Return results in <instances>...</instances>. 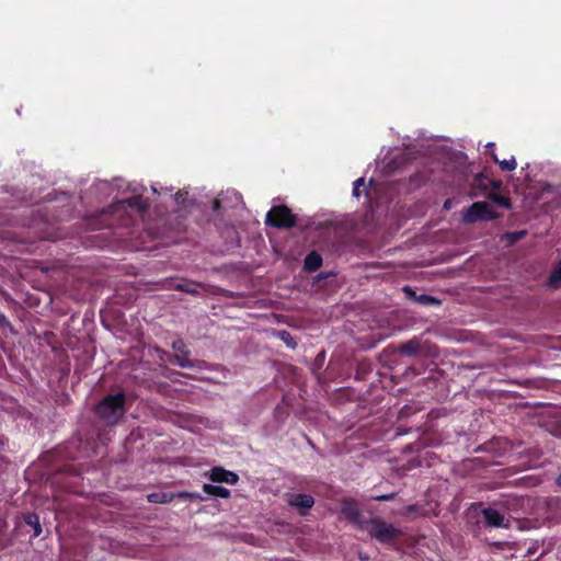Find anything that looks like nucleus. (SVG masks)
I'll return each instance as SVG.
<instances>
[{"label":"nucleus","instance_id":"423d86ee","mask_svg":"<svg viewBox=\"0 0 561 561\" xmlns=\"http://www.w3.org/2000/svg\"><path fill=\"white\" fill-rule=\"evenodd\" d=\"M512 450V443L505 437H493L489 442L479 445L476 451L488 453L492 457H503Z\"/></svg>","mask_w":561,"mask_h":561},{"label":"nucleus","instance_id":"cd10ccee","mask_svg":"<svg viewBox=\"0 0 561 561\" xmlns=\"http://www.w3.org/2000/svg\"><path fill=\"white\" fill-rule=\"evenodd\" d=\"M10 325H11V323L8 320V318L4 316V313H2L0 311V328L4 329V328H9Z\"/></svg>","mask_w":561,"mask_h":561},{"label":"nucleus","instance_id":"4c0bfd02","mask_svg":"<svg viewBox=\"0 0 561 561\" xmlns=\"http://www.w3.org/2000/svg\"><path fill=\"white\" fill-rule=\"evenodd\" d=\"M431 455V451L424 450V457L427 458Z\"/></svg>","mask_w":561,"mask_h":561},{"label":"nucleus","instance_id":"b1692460","mask_svg":"<svg viewBox=\"0 0 561 561\" xmlns=\"http://www.w3.org/2000/svg\"><path fill=\"white\" fill-rule=\"evenodd\" d=\"M365 185V179L364 178H359L357 179L355 182H354V186H353V195L355 197H359L360 195V188L362 186Z\"/></svg>","mask_w":561,"mask_h":561},{"label":"nucleus","instance_id":"5701e85b","mask_svg":"<svg viewBox=\"0 0 561 561\" xmlns=\"http://www.w3.org/2000/svg\"><path fill=\"white\" fill-rule=\"evenodd\" d=\"M188 198V192L186 190H179L174 195V201L179 206H184Z\"/></svg>","mask_w":561,"mask_h":561},{"label":"nucleus","instance_id":"ddd939ff","mask_svg":"<svg viewBox=\"0 0 561 561\" xmlns=\"http://www.w3.org/2000/svg\"><path fill=\"white\" fill-rule=\"evenodd\" d=\"M496 463H497L496 461L488 459V458L474 457V458H469V459L463 460L461 463V467L463 468V470L469 471V470L484 468L490 465H496Z\"/></svg>","mask_w":561,"mask_h":561},{"label":"nucleus","instance_id":"4be33fe9","mask_svg":"<svg viewBox=\"0 0 561 561\" xmlns=\"http://www.w3.org/2000/svg\"><path fill=\"white\" fill-rule=\"evenodd\" d=\"M172 348L184 356H190L191 352L182 339H176L172 342Z\"/></svg>","mask_w":561,"mask_h":561},{"label":"nucleus","instance_id":"f03ea898","mask_svg":"<svg viewBox=\"0 0 561 561\" xmlns=\"http://www.w3.org/2000/svg\"><path fill=\"white\" fill-rule=\"evenodd\" d=\"M125 403L124 392L108 394L98 403L94 412L106 425H116L126 413Z\"/></svg>","mask_w":561,"mask_h":561},{"label":"nucleus","instance_id":"f704fd0d","mask_svg":"<svg viewBox=\"0 0 561 561\" xmlns=\"http://www.w3.org/2000/svg\"><path fill=\"white\" fill-rule=\"evenodd\" d=\"M556 484L561 488V472L558 474V477L556 478Z\"/></svg>","mask_w":561,"mask_h":561},{"label":"nucleus","instance_id":"58836bf2","mask_svg":"<svg viewBox=\"0 0 561 561\" xmlns=\"http://www.w3.org/2000/svg\"><path fill=\"white\" fill-rule=\"evenodd\" d=\"M448 203H449L448 201H447V202H445V205H444V206H445V208L449 207V204H448Z\"/></svg>","mask_w":561,"mask_h":561},{"label":"nucleus","instance_id":"c85d7f7f","mask_svg":"<svg viewBox=\"0 0 561 561\" xmlns=\"http://www.w3.org/2000/svg\"><path fill=\"white\" fill-rule=\"evenodd\" d=\"M490 186H491V192H497L502 186V182L500 180L491 181Z\"/></svg>","mask_w":561,"mask_h":561},{"label":"nucleus","instance_id":"aec40b11","mask_svg":"<svg viewBox=\"0 0 561 561\" xmlns=\"http://www.w3.org/2000/svg\"><path fill=\"white\" fill-rule=\"evenodd\" d=\"M494 163H496L502 171H514L517 167V162L514 157H511V159L500 160L497 156H494Z\"/></svg>","mask_w":561,"mask_h":561},{"label":"nucleus","instance_id":"c9c22d12","mask_svg":"<svg viewBox=\"0 0 561 561\" xmlns=\"http://www.w3.org/2000/svg\"><path fill=\"white\" fill-rule=\"evenodd\" d=\"M180 496H190L192 497L194 495V493H186V492H183V493H179Z\"/></svg>","mask_w":561,"mask_h":561},{"label":"nucleus","instance_id":"c756f323","mask_svg":"<svg viewBox=\"0 0 561 561\" xmlns=\"http://www.w3.org/2000/svg\"><path fill=\"white\" fill-rule=\"evenodd\" d=\"M525 236V231H519V232H513L510 234L511 239L513 241H518L520 240L523 237Z\"/></svg>","mask_w":561,"mask_h":561},{"label":"nucleus","instance_id":"e433bc0d","mask_svg":"<svg viewBox=\"0 0 561 561\" xmlns=\"http://www.w3.org/2000/svg\"><path fill=\"white\" fill-rule=\"evenodd\" d=\"M216 494L220 495L221 497H228L230 493L222 492V493H216Z\"/></svg>","mask_w":561,"mask_h":561},{"label":"nucleus","instance_id":"6ab92c4d","mask_svg":"<svg viewBox=\"0 0 561 561\" xmlns=\"http://www.w3.org/2000/svg\"><path fill=\"white\" fill-rule=\"evenodd\" d=\"M173 493H149L147 499L151 503H169L173 501Z\"/></svg>","mask_w":561,"mask_h":561},{"label":"nucleus","instance_id":"7ed1b4c3","mask_svg":"<svg viewBox=\"0 0 561 561\" xmlns=\"http://www.w3.org/2000/svg\"><path fill=\"white\" fill-rule=\"evenodd\" d=\"M265 224L277 229H291L297 224V217L286 205L273 206L266 214Z\"/></svg>","mask_w":561,"mask_h":561},{"label":"nucleus","instance_id":"1a4fd4ad","mask_svg":"<svg viewBox=\"0 0 561 561\" xmlns=\"http://www.w3.org/2000/svg\"><path fill=\"white\" fill-rule=\"evenodd\" d=\"M209 479L215 483H227L233 485L238 482L239 476L230 470L222 467H214L210 470Z\"/></svg>","mask_w":561,"mask_h":561},{"label":"nucleus","instance_id":"0eeeda50","mask_svg":"<svg viewBox=\"0 0 561 561\" xmlns=\"http://www.w3.org/2000/svg\"><path fill=\"white\" fill-rule=\"evenodd\" d=\"M287 503L301 515H305L314 504V500L309 493H287Z\"/></svg>","mask_w":561,"mask_h":561},{"label":"nucleus","instance_id":"f3484780","mask_svg":"<svg viewBox=\"0 0 561 561\" xmlns=\"http://www.w3.org/2000/svg\"><path fill=\"white\" fill-rule=\"evenodd\" d=\"M488 198L494 202L496 205L510 209L512 207V202L508 197H505L497 192H490L488 194Z\"/></svg>","mask_w":561,"mask_h":561},{"label":"nucleus","instance_id":"bb28decb","mask_svg":"<svg viewBox=\"0 0 561 561\" xmlns=\"http://www.w3.org/2000/svg\"><path fill=\"white\" fill-rule=\"evenodd\" d=\"M485 149H486V153L490 154V157L492 158V160L494 161V156H497L495 153V144L494 142H489L486 146H485Z\"/></svg>","mask_w":561,"mask_h":561},{"label":"nucleus","instance_id":"ea45409f","mask_svg":"<svg viewBox=\"0 0 561 561\" xmlns=\"http://www.w3.org/2000/svg\"><path fill=\"white\" fill-rule=\"evenodd\" d=\"M283 335L289 336V333H287V332H285V331H284V332H283Z\"/></svg>","mask_w":561,"mask_h":561},{"label":"nucleus","instance_id":"f8f14e48","mask_svg":"<svg viewBox=\"0 0 561 561\" xmlns=\"http://www.w3.org/2000/svg\"><path fill=\"white\" fill-rule=\"evenodd\" d=\"M322 265V256L317 251L307 254L304 261V271L312 273L318 271Z\"/></svg>","mask_w":561,"mask_h":561},{"label":"nucleus","instance_id":"412c9836","mask_svg":"<svg viewBox=\"0 0 561 561\" xmlns=\"http://www.w3.org/2000/svg\"><path fill=\"white\" fill-rule=\"evenodd\" d=\"M25 522L31 526L33 527L34 529V535L35 536H39L42 534V527H41V524H39V519H38V516L35 515V514H28L25 516Z\"/></svg>","mask_w":561,"mask_h":561},{"label":"nucleus","instance_id":"7c9ffc66","mask_svg":"<svg viewBox=\"0 0 561 561\" xmlns=\"http://www.w3.org/2000/svg\"><path fill=\"white\" fill-rule=\"evenodd\" d=\"M35 471H36V468H35V467H30V468H27V470L25 471V478H26L27 480H31V479H32V477H33V474L35 473Z\"/></svg>","mask_w":561,"mask_h":561},{"label":"nucleus","instance_id":"9d476101","mask_svg":"<svg viewBox=\"0 0 561 561\" xmlns=\"http://www.w3.org/2000/svg\"><path fill=\"white\" fill-rule=\"evenodd\" d=\"M169 362L172 365H178L182 368H203L204 360H193L188 356L181 354H169Z\"/></svg>","mask_w":561,"mask_h":561},{"label":"nucleus","instance_id":"6e6552de","mask_svg":"<svg viewBox=\"0 0 561 561\" xmlns=\"http://www.w3.org/2000/svg\"><path fill=\"white\" fill-rule=\"evenodd\" d=\"M481 514L482 522L489 527H508V520L505 518L504 514L493 507L483 508Z\"/></svg>","mask_w":561,"mask_h":561},{"label":"nucleus","instance_id":"f257e3e1","mask_svg":"<svg viewBox=\"0 0 561 561\" xmlns=\"http://www.w3.org/2000/svg\"><path fill=\"white\" fill-rule=\"evenodd\" d=\"M149 208V204L140 195L129 198L121 199L112 204L106 210L102 213L103 216H108L110 221L104 224L105 227H114L115 225L128 227L133 224V217L129 210L139 215L144 214Z\"/></svg>","mask_w":561,"mask_h":561},{"label":"nucleus","instance_id":"dca6fc26","mask_svg":"<svg viewBox=\"0 0 561 561\" xmlns=\"http://www.w3.org/2000/svg\"><path fill=\"white\" fill-rule=\"evenodd\" d=\"M548 286L550 288L557 289L561 286V261L553 268L552 273L548 278Z\"/></svg>","mask_w":561,"mask_h":561},{"label":"nucleus","instance_id":"20e7f679","mask_svg":"<svg viewBox=\"0 0 561 561\" xmlns=\"http://www.w3.org/2000/svg\"><path fill=\"white\" fill-rule=\"evenodd\" d=\"M362 528L380 542H390L401 535L393 525L378 518L366 522Z\"/></svg>","mask_w":561,"mask_h":561},{"label":"nucleus","instance_id":"a211bd4d","mask_svg":"<svg viewBox=\"0 0 561 561\" xmlns=\"http://www.w3.org/2000/svg\"><path fill=\"white\" fill-rule=\"evenodd\" d=\"M170 288H173L179 291H184V293H187V294L194 295V296L199 295V291L196 289V284L192 283V282L178 283V284H174L173 286H171Z\"/></svg>","mask_w":561,"mask_h":561},{"label":"nucleus","instance_id":"a878e982","mask_svg":"<svg viewBox=\"0 0 561 561\" xmlns=\"http://www.w3.org/2000/svg\"><path fill=\"white\" fill-rule=\"evenodd\" d=\"M394 499V493H382L381 495H378L375 497L377 501H392Z\"/></svg>","mask_w":561,"mask_h":561},{"label":"nucleus","instance_id":"9b49d317","mask_svg":"<svg viewBox=\"0 0 561 561\" xmlns=\"http://www.w3.org/2000/svg\"><path fill=\"white\" fill-rule=\"evenodd\" d=\"M342 515L347 518L348 520L353 523L360 524L359 520V510L357 507V504L351 501H345L342 503L341 507Z\"/></svg>","mask_w":561,"mask_h":561},{"label":"nucleus","instance_id":"39448f33","mask_svg":"<svg viewBox=\"0 0 561 561\" xmlns=\"http://www.w3.org/2000/svg\"><path fill=\"white\" fill-rule=\"evenodd\" d=\"M500 218L496 213L486 202H474L463 213L462 219L467 224H474L479 221H490Z\"/></svg>","mask_w":561,"mask_h":561},{"label":"nucleus","instance_id":"473e14b6","mask_svg":"<svg viewBox=\"0 0 561 561\" xmlns=\"http://www.w3.org/2000/svg\"><path fill=\"white\" fill-rule=\"evenodd\" d=\"M219 207H220V202H219L218 199H215V201L213 202V208H214V210H217Z\"/></svg>","mask_w":561,"mask_h":561},{"label":"nucleus","instance_id":"2eb2a0df","mask_svg":"<svg viewBox=\"0 0 561 561\" xmlns=\"http://www.w3.org/2000/svg\"><path fill=\"white\" fill-rule=\"evenodd\" d=\"M404 293L409 296V297H413L414 300L421 305H424V306H430V305H439V300L436 299L435 297L433 296H430V295H420V296H416L415 291L412 290L411 287L409 286H405L403 288Z\"/></svg>","mask_w":561,"mask_h":561},{"label":"nucleus","instance_id":"393cba45","mask_svg":"<svg viewBox=\"0 0 561 561\" xmlns=\"http://www.w3.org/2000/svg\"><path fill=\"white\" fill-rule=\"evenodd\" d=\"M203 491L208 492V491H229V490L224 486H219V485L204 484Z\"/></svg>","mask_w":561,"mask_h":561},{"label":"nucleus","instance_id":"72a5a7b5","mask_svg":"<svg viewBox=\"0 0 561 561\" xmlns=\"http://www.w3.org/2000/svg\"><path fill=\"white\" fill-rule=\"evenodd\" d=\"M483 178H484V176H483V174H482V173H480V174H478V175L476 176V182H478V185H480V184H481V181L483 180Z\"/></svg>","mask_w":561,"mask_h":561},{"label":"nucleus","instance_id":"2f4dec72","mask_svg":"<svg viewBox=\"0 0 561 561\" xmlns=\"http://www.w3.org/2000/svg\"><path fill=\"white\" fill-rule=\"evenodd\" d=\"M419 466H421V462L419 460L416 461L413 459V460L409 461V466H408L407 470H411L412 468H415Z\"/></svg>","mask_w":561,"mask_h":561},{"label":"nucleus","instance_id":"4468645a","mask_svg":"<svg viewBox=\"0 0 561 561\" xmlns=\"http://www.w3.org/2000/svg\"><path fill=\"white\" fill-rule=\"evenodd\" d=\"M420 348H421V343L417 337H413L412 340H410L405 343H400L399 345L396 346V350L399 353L405 354L408 356L417 355L420 352Z\"/></svg>","mask_w":561,"mask_h":561}]
</instances>
